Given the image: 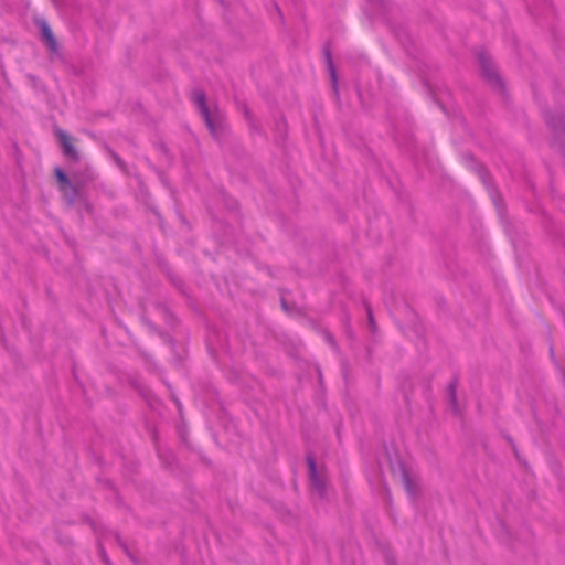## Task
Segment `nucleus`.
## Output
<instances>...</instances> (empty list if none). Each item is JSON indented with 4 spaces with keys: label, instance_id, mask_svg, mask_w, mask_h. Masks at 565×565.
<instances>
[{
    "label": "nucleus",
    "instance_id": "nucleus-1",
    "mask_svg": "<svg viewBox=\"0 0 565 565\" xmlns=\"http://www.w3.org/2000/svg\"><path fill=\"white\" fill-rule=\"evenodd\" d=\"M194 104L198 106L200 114L202 115L205 125L210 132L214 137H218V132L222 129V120L218 113H212L206 105V97L203 90L195 89L192 94Z\"/></svg>",
    "mask_w": 565,
    "mask_h": 565
},
{
    "label": "nucleus",
    "instance_id": "nucleus-2",
    "mask_svg": "<svg viewBox=\"0 0 565 565\" xmlns=\"http://www.w3.org/2000/svg\"><path fill=\"white\" fill-rule=\"evenodd\" d=\"M478 61H479L483 77L487 78L490 84L500 88L501 79L497 73L494 65L491 62V58L486 53L481 52L478 54Z\"/></svg>",
    "mask_w": 565,
    "mask_h": 565
},
{
    "label": "nucleus",
    "instance_id": "nucleus-3",
    "mask_svg": "<svg viewBox=\"0 0 565 565\" xmlns=\"http://www.w3.org/2000/svg\"><path fill=\"white\" fill-rule=\"evenodd\" d=\"M63 154L73 161L79 160V154L75 146L72 143L71 136L62 129L55 130Z\"/></svg>",
    "mask_w": 565,
    "mask_h": 565
},
{
    "label": "nucleus",
    "instance_id": "nucleus-4",
    "mask_svg": "<svg viewBox=\"0 0 565 565\" xmlns=\"http://www.w3.org/2000/svg\"><path fill=\"white\" fill-rule=\"evenodd\" d=\"M307 462H308V467H309V477H310L311 484H312L313 489L318 492V494L320 497H323L326 493V488H327L326 480L318 472L313 457L308 456Z\"/></svg>",
    "mask_w": 565,
    "mask_h": 565
},
{
    "label": "nucleus",
    "instance_id": "nucleus-5",
    "mask_svg": "<svg viewBox=\"0 0 565 565\" xmlns=\"http://www.w3.org/2000/svg\"><path fill=\"white\" fill-rule=\"evenodd\" d=\"M36 24L40 28V31L42 33V38L46 41L47 46L52 51L57 50V43L54 38V34L49 25V23L44 19L36 20Z\"/></svg>",
    "mask_w": 565,
    "mask_h": 565
},
{
    "label": "nucleus",
    "instance_id": "nucleus-6",
    "mask_svg": "<svg viewBox=\"0 0 565 565\" xmlns=\"http://www.w3.org/2000/svg\"><path fill=\"white\" fill-rule=\"evenodd\" d=\"M55 175L58 182L61 183V190L65 192V194L71 192V199L72 202L74 200V196L76 195V189L70 181L68 177L65 174V172L61 168H55Z\"/></svg>",
    "mask_w": 565,
    "mask_h": 565
},
{
    "label": "nucleus",
    "instance_id": "nucleus-7",
    "mask_svg": "<svg viewBox=\"0 0 565 565\" xmlns=\"http://www.w3.org/2000/svg\"><path fill=\"white\" fill-rule=\"evenodd\" d=\"M456 386H457L456 381H452L448 384V387H447V395H448L449 404H450L452 412H455V413H457L459 411L457 396H456Z\"/></svg>",
    "mask_w": 565,
    "mask_h": 565
},
{
    "label": "nucleus",
    "instance_id": "nucleus-8",
    "mask_svg": "<svg viewBox=\"0 0 565 565\" xmlns=\"http://www.w3.org/2000/svg\"><path fill=\"white\" fill-rule=\"evenodd\" d=\"M403 483L406 492L414 497L417 492V486L411 480L409 476L406 472H403Z\"/></svg>",
    "mask_w": 565,
    "mask_h": 565
},
{
    "label": "nucleus",
    "instance_id": "nucleus-9",
    "mask_svg": "<svg viewBox=\"0 0 565 565\" xmlns=\"http://www.w3.org/2000/svg\"><path fill=\"white\" fill-rule=\"evenodd\" d=\"M326 55H327L326 57H327V62H328V66H329L330 76H331L332 84H333V89L337 90V86H338L337 74H335L334 65L331 60V54L327 53Z\"/></svg>",
    "mask_w": 565,
    "mask_h": 565
},
{
    "label": "nucleus",
    "instance_id": "nucleus-10",
    "mask_svg": "<svg viewBox=\"0 0 565 565\" xmlns=\"http://www.w3.org/2000/svg\"><path fill=\"white\" fill-rule=\"evenodd\" d=\"M546 121L547 124L554 129V130H558V129H562L564 128V119H559V122H555L554 119L552 117H547L546 118Z\"/></svg>",
    "mask_w": 565,
    "mask_h": 565
},
{
    "label": "nucleus",
    "instance_id": "nucleus-11",
    "mask_svg": "<svg viewBox=\"0 0 565 565\" xmlns=\"http://www.w3.org/2000/svg\"><path fill=\"white\" fill-rule=\"evenodd\" d=\"M367 315H369L370 324L373 326L374 321H373V316H372L370 309H367Z\"/></svg>",
    "mask_w": 565,
    "mask_h": 565
}]
</instances>
